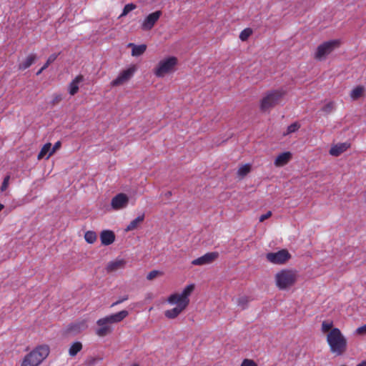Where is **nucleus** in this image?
I'll list each match as a JSON object with an SVG mask.
<instances>
[{"label": "nucleus", "mask_w": 366, "mask_h": 366, "mask_svg": "<svg viewBox=\"0 0 366 366\" xmlns=\"http://www.w3.org/2000/svg\"><path fill=\"white\" fill-rule=\"evenodd\" d=\"M92 362H93V365H94L96 362V360L94 358H93Z\"/></svg>", "instance_id": "603ef678"}, {"label": "nucleus", "mask_w": 366, "mask_h": 366, "mask_svg": "<svg viewBox=\"0 0 366 366\" xmlns=\"http://www.w3.org/2000/svg\"><path fill=\"white\" fill-rule=\"evenodd\" d=\"M137 8V6L134 4H127L124 6L122 13L120 16H124L127 15L130 11H133Z\"/></svg>", "instance_id": "7c9ffc66"}, {"label": "nucleus", "mask_w": 366, "mask_h": 366, "mask_svg": "<svg viewBox=\"0 0 366 366\" xmlns=\"http://www.w3.org/2000/svg\"><path fill=\"white\" fill-rule=\"evenodd\" d=\"M84 81L82 75H78L69 85V93L70 95H75L79 91V84Z\"/></svg>", "instance_id": "6ab92c4d"}, {"label": "nucleus", "mask_w": 366, "mask_h": 366, "mask_svg": "<svg viewBox=\"0 0 366 366\" xmlns=\"http://www.w3.org/2000/svg\"><path fill=\"white\" fill-rule=\"evenodd\" d=\"M129 46L132 47V55L133 56H141L147 49V46L145 44L135 45L131 43L129 44Z\"/></svg>", "instance_id": "4be33fe9"}, {"label": "nucleus", "mask_w": 366, "mask_h": 366, "mask_svg": "<svg viewBox=\"0 0 366 366\" xmlns=\"http://www.w3.org/2000/svg\"><path fill=\"white\" fill-rule=\"evenodd\" d=\"M129 315L128 311L122 310L117 313L111 315L97 321V329L96 334L99 337H104L112 332L111 325L117 323L124 320Z\"/></svg>", "instance_id": "f257e3e1"}, {"label": "nucleus", "mask_w": 366, "mask_h": 366, "mask_svg": "<svg viewBox=\"0 0 366 366\" xmlns=\"http://www.w3.org/2000/svg\"><path fill=\"white\" fill-rule=\"evenodd\" d=\"M241 366H257V364L252 360L245 359L242 361Z\"/></svg>", "instance_id": "4c0bfd02"}, {"label": "nucleus", "mask_w": 366, "mask_h": 366, "mask_svg": "<svg viewBox=\"0 0 366 366\" xmlns=\"http://www.w3.org/2000/svg\"><path fill=\"white\" fill-rule=\"evenodd\" d=\"M350 147V143L349 142L338 143L330 148L329 153L332 156L338 157Z\"/></svg>", "instance_id": "dca6fc26"}, {"label": "nucleus", "mask_w": 366, "mask_h": 366, "mask_svg": "<svg viewBox=\"0 0 366 366\" xmlns=\"http://www.w3.org/2000/svg\"><path fill=\"white\" fill-rule=\"evenodd\" d=\"M330 351L337 355H342L347 349V340L338 328H333L327 336Z\"/></svg>", "instance_id": "f03ea898"}, {"label": "nucleus", "mask_w": 366, "mask_h": 366, "mask_svg": "<svg viewBox=\"0 0 366 366\" xmlns=\"http://www.w3.org/2000/svg\"><path fill=\"white\" fill-rule=\"evenodd\" d=\"M164 196L167 197V198H169L172 196V192L171 191H168L165 194H164Z\"/></svg>", "instance_id": "a18cd8bd"}, {"label": "nucleus", "mask_w": 366, "mask_h": 366, "mask_svg": "<svg viewBox=\"0 0 366 366\" xmlns=\"http://www.w3.org/2000/svg\"><path fill=\"white\" fill-rule=\"evenodd\" d=\"M272 215V212L269 211L266 214H262L259 217V222H263Z\"/></svg>", "instance_id": "79ce46f5"}, {"label": "nucleus", "mask_w": 366, "mask_h": 366, "mask_svg": "<svg viewBox=\"0 0 366 366\" xmlns=\"http://www.w3.org/2000/svg\"><path fill=\"white\" fill-rule=\"evenodd\" d=\"M300 128V124L298 122H294L287 127L286 132L283 133V136H287L290 134L294 133Z\"/></svg>", "instance_id": "bb28decb"}, {"label": "nucleus", "mask_w": 366, "mask_h": 366, "mask_svg": "<svg viewBox=\"0 0 366 366\" xmlns=\"http://www.w3.org/2000/svg\"><path fill=\"white\" fill-rule=\"evenodd\" d=\"M124 301L122 300V299H119V300L116 301L115 302H114L112 305V307H114L115 305H117L122 302H123Z\"/></svg>", "instance_id": "c03bdc74"}, {"label": "nucleus", "mask_w": 366, "mask_h": 366, "mask_svg": "<svg viewBox=\"0 0 366 366\" xmlns=\"http://www.w3.org/2000/svg\"><path fill=\"white\" fill-rule=\"evenodd\" d=\"M86 327L85 321H78L68 325L65 334L69 336H75Z\"/></svg>", "instance_id": "4468645a"}, {"label": "nucleus", "mask_w": 366, "mask_h": 366, "mask_svg": "<svg viewBox=\"0 0 366 366\" xmlns=\"http://www.w3.org/2000/svg\"><path fill=\"white\" fill-rule=\"evenodd\" d=\"M219 257L217 252H207L203 256L198 257L192 260V264L193 265H204L212 263Z\"/></svg>", "instance_id": "ddd939ff"}, {"label": "nucleus", "mask_w": 366, "mask_h": 366, "mask_svg": "<svg viewBox=\"0 0 366 366\" xmlns=\"http://www.w3.org/2000/svg\"><path fill=\"white\" fill-rule=\"evenodd\" d=\"M335 109V103L333 102H330L327 103L322 109L321 111L325 114H329Z\"/></svg>", "instance_id": "c85d7f7f"}, {"label": "nucleus", "mask_w": 366, "mask_h": 366, "mask_svg": "<svg viewBox=\"0 0 366 366\" xmlns=\"http://www.w3.org/2000/svg\"><path fill=\"white\" fill-rule=\"evenodd\" d=\"M357 366H366V360L357 365Z\"/></svg>", "instance_id": "de8ad7c7"}, {"label": "nucleus", "mask_w": 366, "mask_h": 366, "mask_svg": "<svg viewBox=\"0 0 366 366\" xmlns=\"http://www.w3.org/2000/svg\"><path fill=\"white\" fill-rule=\"evenodd\" d=\"M126 265V261L123 259H115L108 262L106 270L107 272H114L119 269L124 268Z\"/></svg>", "instance_id": "a211bd4d"}, {"label": "nucleus", "mask_w": 366, "mask_h": 366, "mask_svg": "<svg viewBox=\"0 0 366 366\" xmlns=\"http://www.w3.org/2000/svg\"><path fill=\"white\" fill-rule=\"evenodd\" d=\"M194 289V285H189L184 289L181 294L175 293L170 295L168 298V302H175L177 300V302H180L187 306L189 302V296L193 292Z\"/></svg>", "instance_id": "1a4fd4ad"}, {"label": "nucleus", "mask_w": 366, "mask_h": 366, "mask_svg": "<svg viewBox=\"0 0 366 366\" xmlns=\"http://www.w3.org/2000/svg\"><path fill=\"white\" fill-rule=\"evenodd\" d=\"M161 272L158 271V270H152L151 272H149L147 276V279L148 280H154V278H156L159 274H161Z\"/></svg>", "instance_id": "e433bc0d"}, {"label": "nucleus", "mask_w": 366, "mask_h": 366, "mask_svg": "<svg viewBox=\"0 0 366 366\" xmlns=\"http://www.w3.org/2000/svg\"><path fill=\"white\" fill-rule=\"evenodd\" d=\"M145 215L142 213L141 215H139L137 218L133 219L125 229L126 232L132 231L139 227V226L144 222Z\"/></svg>", "instance_id": "aec40b11"}, {"label": "nucleus", "mask_w": 366, "mask_h": 366, "mask_svg": "<svg viewBox=\"0 0 366 366\" xmlns=\"http://www.w3.org/2000/svg\"><path fill=\"white\" fill-rule=\"evenodd\" d=\"M333 326V323L331 321H324L322 323V331L323 332H327L328 331H331Z\"/></svg>", "instance_id": "473e14b6"}, {"label": "nucleus", "mask_w": 366, "mask_h": 366, "mask_svg": "<svg viewBox=\"0 0 366 366\" xmlns=\"http://www.w3.org/2000/svg\"><path fill=\"white\" fill-rule=\"evenodd\" d=\"M97 239V235L94 232H93V242Z\"/></svg>", "instance_id": "8fccbe9b"}, {"label": "nucleus", "mask_w": 366, "mask_h": 366, "mask_svg": "<svg viewBox=\"0 0 366 366\" xmlns=\"http://www.w3.org/2000/svg\"><path fill=\"white\" fill-rule=\"evenodd\" d=\"M287 162H274V164L276 167H282L284 166Z\"/></svg>", "instance_id": "37998d69"}, {"label": "nucleus", "mask_w": 366, "mask_h": 366, "mask_svg": "<svg viewBox=\"0 0 366 366\" xmlns=\"http://www.w3.org/2000/svg\"><path fill=\"white\" fill-rule=\"evenodd\" d=\"M51 152V143H46L45 144L41 149L40 150L37 158L39 160L46 158L49 159L51 155H49V153Z\"/></svg>", "instance_id": "5701e85b"}, {"label": "nucleus", "mask_w": 366, "mask_h": 366, "mask_svg": "<svg viewBox=\"0 0 366 366\" xmlns=\"http://www.w3.org/2000/svg\"><path fill=\"white\" fill-rule=\"evenodd\" d=\"M252 33L253 31L252 29L246 28L240 32L239 37L242 41H245L252 34Z\"/></svg>", "instance_id": "cd10ccee"}, {"label": "nucleus", "mask_w": 366, "mask_h": 366, "mask_svg": "<svg viewBox=\"0 0 366 366\" xmlns=\"http://www.w3.org/2000/svg\"><path fill=\"white\" fill-rule=\"evenodd\" d=\"M9 179H10V176L9 175H6L4 177V181L2 182V184L1 186V192L6 191V189L8 188L9 183Z\"/></svg>", "instance_id": "c9c22d12"}, {"label": "nucleus", "mask_w": 366, "mask_h": 366, "mask_svg": "<svg viewBox=\"0 0 366 366\" xmlns=\"http://www.w3.org/2000/svg\"><path fill=\"white\" fill-rule=\"evenodd\" d=\"M82 349V344L80 342H75L71 344L69 349V355L71 357H74Z\"/></svg>", "instance_id": "393cba45"}, {"label": "nucleus", "mask_w": 366, "mask_h": 366, "mask_svg": "<svg viewBox=\"0 0 366 366\" xmlns=\"http://www.w3.org/2000/svg\"><path fill=\"white\" fill-rule=\"evenodd\" d=\"M61 147V142H56L53 147H51V152L49 153V155H52L57 149H59Z\"/></svg>", "instance_id": "ea45409f"}, {"label": "nucleus", "mask_w": 366, "mask_h": 366, "mask_svg": "<svg viewBox=\"0 0 366 366\" xmlns=\"http://www.w3.org/2000/svg\"><path fill=\"white\" fill-rule=\"evenodd\" d=\"M292 158V153L290 152H285L280 154L276 158L275 160H289Z\"/></svg>", "instance_id": "72a5a7b5"}, {"label": "nucleus", "mask_w": 366, "mask_h": 366, "mask_svg": "<svg viewBox=\"0 0 366 366\" xmlns=\"http://www.w3.org/2000/svg\"><path fill=\"white\" fill-rule=\"evenodd\" d=\"M162 11H156L153 13L149 14L146 18L144 19L142 23L141 27L144 31H149L151 30L156 23L159 19L162 16Z\"/></svg>", "instance_id": "9b49d317"}, {"label": "nucleus", "mask_w": 366, "mask_h": 366, "mask_svg": "<svg viewBox=\"0 0 366 366\" xmlns=\"http://www.w3.org/2000/svg\"><path fill=\"white\" fill-rule=\"evenodd\" d=\"M135 71V66H132L129 68L123 70L119 73L118 76L112 81V85L116 86L124 84L133 76Z\"/></svg>", "instance_id": "9d476101"}, {"label": "nucleus", "mask_w": 366, "mask_h": 366, "mask_svg": "<svg viewBox=\"0 0 366 366\" xmlns=\"http://www.w3.org/2000/svg\"><path fill=\"white\" fill-rule=\"evenodd\" d=\"M44 69H43V66L36 72V75H39L40 74L42 73V71H44Z\"/></svg>", "instance_id": "49530a36"}, {"label": "nucleus", "mask_w": 366, "mask_h": 366, "mask_svg": "<svg viewBox=\"0 0 366 366\" xmlns=\"http://www.w3.org/2000/svg\"><path fill=\"white\" fill-rule=\"evenodd\" d=\"M100 239L103 245H110L115 240V234L112 230H103L100 233Z\"/></svg>", "instance_id": "f3484780"}, {"label": "nucleus", "mask_w": 366, "mask_h": 366, "mask_svg": "<svg viewBox=\"0 0 366 366\" xmlns=\"http://www.w3.org/2000/svg\"><path fill=\"white\" fill-rule=\"evenodd\" d=\"M59 54H52L47 59L46 62L43 66V69H46L51 63H53L58 57Z\"/></svg>", "instance_id": "f704fd0d"}, {"label": "nucleus", "mask_w": 366, "mask_h": 366, "mask_svg": "<svg viewBox=\"0 0 366 366\" xmlns=\"http://www.w3.org/2000/svg\"><path fill=\"white\" fill-rule=\"evenodd\" d=\"M129 204V197L124 193H119L112 199L111 206L113 209L119 210L127 207Z\"/></svg>", "instance_id": "f8f14e48"}, {"label": "nucleus", "mask_w": 366, "mask_h": 366, "mask_svg": "<svg viewBox=\"0 0 366 366\" xmlns=\"http://www.w3.org/2000/svg\"><path fill=\"white\" fill-rule=\"evenodd\" d=\"M63 99L62 94H54L52 97V99L49 102L51 107H54L59 104Z\"/></svg>", "instance_id": "c756f323"}, {"label": "nucleus", "mask_w": 366, "mask_h": 366, "mask_svg": "<svg viewBox=\"0 0 366 366\" xmlns=\"http://www.w3.org/2000/svg\"><path fill=\"white\" fill-rule=\"evenodd\" d=\"M248 302H249V300H248L247 297H246V296H242V297H239L237 301V305L239 307H241L242 310L246 308Z\"/></svg>", "instance_id": "2f4dec72"}, {"label": "nucleus", "mask_w": 366, "mask_h": 366, "mask_svg": "<svg viewBox=\"0 0 366 366\" xmlns=\"http://www.w3.org/2000/svg\"><path fill=\"white\" fill-rule=\"evenodd\" d=\"M356 332L357 334L358 335H363V334H366V324L358 327L357 330H356Z\"/></svg>", "instance_id": "58836bf2"}, {"label": "nucleus", "mask_w": 366, "mask_h": 366, "mask_svg": "<svg viewBox=\"0 0 366 366\" xmlns=\"http://www.w3.org/2000/svg\"><path fill=\"white\" fill-rule=\"evenodd\" d=\"M36 55L34 54H31L24 61H23L21 63L19 64V70H25L30 67L36 61Z\"/></svg>", "instance_id": "412c9836"}, {"label": "nucleus", "mask_w": 366, "mask_h": 366, "mask_svg": "<svg viewBox=\"0 0 366 366\" xmlns=\"http://www.w3.org/2000/svg\"><path fill=\"white\" fill-rule=\"evenodd\" d=\"M266 258L272 264H282L291 258V254L287 249H281L277 252L267 253L266 254Z\"/></svg>", "instance_id": "6e6552de"}, {"label": "nucleus", "mask_w": 366, "mask_h": 366, "mask_svg": "<svg viewBox=\"0 0 366 366\" xmlns=\"http://www.w3.org/2000/svg\"><path fill=\"white\" fill-rule=\"evenodd\" d=\"M251 171V164H245L242 165L238 171L237 175L240 179H243L247 174H248Z\"/></svg>", "instance_id": "a878e982"}, {"label": "nucleus", "mask_w": 366, "mask_h": 366, "mask_svg": "<svg viewBox=\"0 0 366 366\" xmlns=\"http://www.w3.org/2000/svg\"><path fill=\"white\" fill-rule=\"evenodd\" d=\"M285 94V91L282 89H274L267 92L261 100V111H269L272 108L280 103Z\"/></svg>", "instance_id": "20e7f679"}, {"label": "nucleus", "mask_w": 366, "mask_h": 366, "mask_svg": "<svg viewBox=\"0 0 366 366\" xmlns=\"http://www.w3.org/2000/svg\"><path fill=\"white\" fill-rule=\"evenodd\" d=\"M85 240L91 244L92 243V231H87L84 235Z\"/></svg>", "instance_id": "a19ab883"}, {"label": "nucleus", "mask_w": 366, "mask_h": 366, "mask_svg": "<svg viewBox=\"0 0 366 366\" xmlns=\"http://www.w3.org/2000/svg\"><path fill=\"white\" fill-rule=\"evenodd\" d=\"M171 304H177V306L172 310H166L164 315L169 319H174L177 317L187 306L184 305L180 302H169Z\"/></svg>", "instance_id": "2eb2a0df"}, {"label": "nucleus", "mask_w": 366, "mask_h": 366, "mask_svg": "<svg viewBox=\"0 0 366 366\" xmlns=\"http://www.w3.org/2000/svg\"><path fill=\"white\" fill-rule=\"evenodd\" d=\"M340 44L339 40H331L321 44L317 48L315 59L319 61L325 59L335 49L339 47Z\"/></svg>", "instance_id": "0eeeda50"}, {"label": "nucleus", "mask_w": 366, "mask_h": 366, "mask_svg": "<svg viewBox=\"0 0 366 366\" xmlns=\"http://www.w3.org/2000/svg\"><path fill=\"white\" fill-rule=\"evenodd\" d=\"M122 299V300H123L124 302V301H126V300H128V295H125V296H124Z\"/></svg>", "instance_id": "09e8293b"}, {"label": "nucleus", "mask_w": 366, "mask_h": 366, "mask_svg": "<svg viewBox=\"0 0 366 366\" xmlns=\"http://www.w3.org/2000/svg\"><path fill=\"white\" fill-rule=\"evenodd\" d=\"M49 354V346L39 345L24 357L21 366H38L47 357Z\"/></svg>", "instance_id": "7ed1b4c3"}, {"label": "nucleus", "mask_w": 366, "mask_h": 366, "mask_svg": "<svg viewBox=\"0 0 366 366\" xmlns=\"http://www.w3.org/2000/svg\"><path fill=\"white\" fill-rule=\"evenodd\" d=\"M296 280V272L290 269H282L275 275L276 285L282 290L292 287Z\"/></svg>", "instance_id": "39448f33"}, {"label": "nucleus", "mask_w": 366, "mask_h": 366, "mask_svg": "<svg viewBox=\"0 0 366 366\" xmlns=\"http://www.w3.org/2000/svg\"><path fill=\"white\" fill-rule=\"evenodd\" d=\"M4 209V205L0 203V212Z\"/></svg>", "instance_id": "3c124183"}, {"label": "nucleus", "mask_w": 366, "mask_h": 366, "mask_svg": "<svg viewBox=\"0 0 366 366\" xmlns=\"http://www.w3.org/2000/svg\"><path fill=\"white\" fill-rule=\"evenodd\" d=\"M364 92V86H357L351 91L350 97L352 100H357L363 95Z\"/></svg>", "instance_id": "b1692460"}, {"label": "nucleus", "mask_w": 366, "mask_h": 366, "mask_svg": "<svg viewBox=\"0 0 366 366\" xmlns=\"http://www.w3.org/2000/svg\"><path fill=\"white\" fill-rule=\"evenodd\" d=\"M177 64V59L174 56L161 60L154 69V74L157 77H163L167 74L172 72Z\"/></svg>", "instance_id": "423d86ee"}]
</instances>
